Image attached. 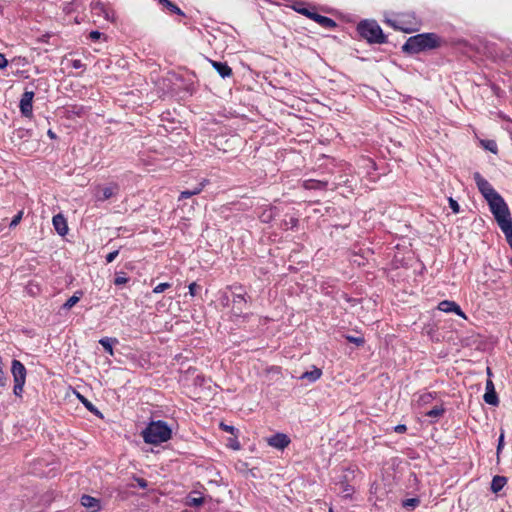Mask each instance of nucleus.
<instances>
[{"instance_id":"nucleus-11","label":"nucleus","mask_w":512,"mask_h":512,"mask_svg":"<svg viewBox=\"0 0 512 512\" xmlns=\"http://www.w3.org/2000/svg\"><path fill=\"white\" fill-rule=\"evenodd\" d=\"M11 373L13 376L14 382H25L26 381V368L25 366L19 361L14 359L11 364Z\"/></svg>"},{"instance_id":"nucleus-46","label":"nucleus","mask_w":512,"mask_h":512,"mask_svg":"<svg viewBox=\"0 0 512 512\" xmlns=\"http://www.w3.org/2000/svg\"><path fill=\"white\" fill-rule=\"evenodd\" d=\"M406 430H407V427L404 424H399L394 427V431L397 433H404Z\"/></svg>"},{"instance_id":"nucleus-29","label":"nucleus","mask_w":512,"mask_h":512,"mask_svg":"<svg viewBox=\"0 0 512 512\" xmlns=\"http://www.w3.org/2000/svg\"><path fill=\"white\" fill-rule=\"evenodd\" d=\"M128 277L125 275L124 272H119L116 274V277L114 279V284L116 286L124 285L128 282Z\"/></svg>"},{"instance_id":"nucleus-1","label":"nucleus","mask_w":512,"mask_h":512,"mask_svg":"<svg viewBox=\"0 0 512 512\" xmlns=\"http://www.w3.org/2000/svg\"><path fill=\"white\" fill-rule=\"evenodd\" d=\"M440 38L435 33H423L411 36L403 45L404 52L409 54L419 53L439 46Z\"/></svg>"},{"instance_id":"nucleus-17","label":"nucleus","mask_w":512,"mask_h":512,"mask_svg":"<svg viewBox=\"0 0 512 512\" xmlns=\"http://www.w3.org/2000/svg\"><path fill=\"white\" fill-rule=\"evenodd\" d=\"M119 190V187L117 184H111L107 187H104L102 189H100L98 191V193L96 194V198L97 200L99 201H105L109 198H111L112 196H114Z\"/></svg>"},{"instance_id":"nucleus-9","label":"nucleus","mask_w":512,"mask_h":512,"mask_svg":"<svg viewBox=\"0 0 512 512\" xmlns=\"http://www.w3.org/2000/svg\"><path fill=\"white\" fill-rule=\"evenodd\" d=\"M92 13L96 16H101L105 20L114 22L115 21V12L108 7L106 4L102 2H94L91 5Z\"/></svg>"},{"instance_id":"nucleus-16","label":"nucleus","mask_w":512,"mask_h":512,"mask_svg":"<svg viewBox=\"0 0 512 512\" xmlns=\"http://www.w3.org/2000/svg\"><path fill=\"white\" fill-rule=\"evenodd\" d=\"M52 223H53V226H54L56 232L59 235L64 236L67 234V232H68L67 221L62 214H57V215L53 216Z\"/></svg>"},{"instance_id":"nucleus-6","label":"nucleus","mask_w":512,"mask_h":512,"mask_svg":"<svg viewBox=\"0 0 512 512\" xmlns=\"http://www.w3.org/2000/svg\"><path fill=\"white\" fill-rule=\"evenodd\" d=\"M474 181L485 198V200L488 202L489 200L495 198L497 195H500L493 187L492 185L481 176L479 172H475L473 174Z\"/></svg>"},{"instance_id":"nucleus-43","label":"nucleus","mask_w":512,"mask_h":512,"mask_svg":"<svg viewBox=\"0 0 512 512\" xmlns=\"http://www.w3.org/2000/svg\"><path fill=\"white\" fill-rule=\"evenodd\" d=\"M188 288H189V294H190L192 297H194V296L196 295V293H197L198 285H197L195 282H193V283H191V284L188 286Z\"/></svg>"},{"instance_id":"nucleus-18","label":"nucleus","mask_w":512,"mask_h":512,"mask_svg":"<svg viewBox=\"0 0 512 512\" xmlns=\"http://www.w3.org/2000/svg\"><path fill=\"white\" fill-rule=\"evenodd\" d=\"M207 183H208V180L207 179H203L193 189L182 191L180 193V195H179L178 200H183V199L190 198V197H192L194 195H198L199 193L202 192V190L207 185Z\"/></svg>"},{"instance_id":"nucleus-3","label":"nucleus","mask_w":512,"mask_h":512,"mask_svg":"<svg viewBox=\"0 0 512 512\" xmlns=\"http://www.w3.org/2000/svg\"><path fill=\"white\" fill-rule=\"evenodd\" d=\"M357 30L361 37L370 43L382 44L386 42V37L383 34L381 27L374 20H364L358 24Z\"/></svg>"},{"instance_id":"nucleus-34","label":"nucleus","mask_w":512,"mask_h":512,"mask_svg":"<svg viewBox=\"0 0 512 512\" xmlns=\"http://www.w3.org/2000/svg\"><path fill=\"white\" fill-rule=\"evenodd\" d=\"M22 217H23V211H19V212H18V213L13 217V219L11 220V222H10V224H9L10 228H14V227H16V226L20 223V221H21Z\"/></svg>"},{"instance_id":"nucleus-19","label":"nucleus","mask_w":512,"mask_h":512,"mask_svg":"<svg viewBox=\"0 0 512 512\" xmlns=\"http://www.w3.org/2000/svg\"><path fill=\"white\" fill-rule=\"evenodd\" d=\"M212 66L222 78L230 77L232 69L225 62L211 61Z\"/></svg>"},{"instance_id":"nucleus-52","label":"nucleus","mask_w":512,"mask_h":512,"mask_svg":"<svg viewBox=\"0 0 512 512\" xmlns=\"http://www.w3.org/2000/svg\"><path fill=\"white\" fill-rule=\"evenodd\" d=\"M293 9H294L295 11H297V9H305V8H304V7H301V6H299V5L297 4V5H294V6H293Z\"/></svg>"},{"instance_id":"nucleus-30","label":"nucleus","mask_w":512,"mask_h":512,"mask_svg":"<svg viewBox=\"0 0 512 512\" xmlns=\"http://www.w3.org/2000/svg\"><path fill=\"white\" fill-rule=\"evenodd\" d=\"M354 489L347 483H342V493L344 498H350Z\"/></svg>"},{"instance_id":"nucleus-39","label":"nucleus","mask_w":512,"mask_h":512,"mask_svg":"<svg viewBox=\"0 0 512 512\" xmlns=\"http://www.w3.org/2000/svg\"><path fill=\"white\" fill-rule=\"evenodd\" d=\"M118 254H119V250L118 249L108 253L106 255V262L107 263L113 262L116 259V257L118 256Z\"/></svg>"},{"instance_id":"nucleus-13","label":"nucleus","mask_w":512,"mask_h":512,"mask_svg":"<svg viewBox=\"0 0 512 512\" xmlns=\"http://www.w3.org/2000/svg\"><path fill=\"white\" fill-rule=\"evenodd\" d=\"M438 309L445 313L454 312L458 316L466 319L465 313L461 310L460 306L454 301L443 300L439 303Z\"/></svg>"},{"instance_id":"nucleus-38","label":"nucleus","mask_w":512,"mask_h":512,"mask_svg":"<svg viewBox=\"0 0 512 512\" xmlns=\"http://www.w3.org/2000/svg\"><path fill=\"white\" fill-rule=\"evenodd\" d=\"M449 206L454 213H458L460 211L458 202L451 197L449 198Z\"/></svg>"},{"instance_id":"nucleus-27","label":"nucleus","mask_w":512,"mask_h":512,"mask_svg":"<svg viewBox=\"0 0 512 512\" xmlns=\"http://www.w3.org/2000/svg\"><path fill=\"white\" fill-rule=\"evenodd\" d=\"M505 234L507 242L512 248V222L500 228Z\"/></svg>"},{"instance_id":"nucleus-35","label":"nucleus","mask_w":512,"mask_h":512,"mask_svg":"<svg viewBox=\"0 0 512 512\" xmlns=\"http://www.w3.org/2000/svg\"><path fill=\"white\" fill-rule=\"evenodd\" d=\"M323 185L324 184L321 183L320 181H315V180H308L305 182V187L308 189L320 188Z\"/></svg>"},{"instance_id":"nucleus-26","label":"nucleus","mask_w":512,"mask_h":512,"mask_svg":"<svg viewBox=\"0 0 512 512\" xmlns=\"http://www.w3.org/2000/svg\"><path fill=\"white\" fill-rule=\"evenodd\" d=\"M444 408L442 406H436L433 409L426 412V416L430 418H439L444 414Z\"/></svg>"},{"instance_id":"nucleus-12","label":"nucleus","mask_w":512,"mask_h":512,"mask_svg":"<svg viewBox=\"0 0 512 512\" xmlns=\"http://www.w3.org/2000/svg\"><path fill=\"white\" fill-rule=\"evenodd\" d=\"M267 443L271 447L283 450L289 445L290 439L286 434L276 433L268 438Z\"/></svg>"},{"instance_id":"nucleus-37","label":"nucleus","mask_w":512,"mask_h":512,"mask_svg":"<svg viewBox=\"0 0 512 512\" xmlns=\"http://www.w3.org/2000/svg\"><path fill=\"white\" fill-rule=\"evenodd\" d=\"M220 428L223 431L228 432V433L233 434V435H236V432H238V430L234 426L227 425V424H224V423L220 424Z\"/></svg>"},{"instance_id":"nucleus-20","label":"nucleus","mask_w":512,"mask_h":512,"mask_svg":"<svg viewBox=\"0 0 512 512\" xmlns=\"http://www.w3.org/2000/svg\"><path fill=\"white\" fill-rule=\"evenodd\" d=\"M321 376H322L321 369H319L317 367H313V369L311 371L304 372L299 378L303 379V380L306 379L309 382L313 383V382L317 381Z\"/></svg>"},{"instance_id":"nucleus-54","label":"nucleus","mask_w":512,"mask_h":512,"mask_svg":"<svg viewBox=\"0 0 512 512\" xmlns=\"http://www.w3.org/2000/svg\"><path fill=\"white\" fill-rule=\"evenodd\" d=\"M329 512H333L332 508L329 509Z\"/></svg>"},{"instance_id":"nucleus-8","label":"nucleus","mask_w":512,"mask_h":512,"mask_svg":"<svg viewBox=\"0 0 512 512\" xmlns=\"http://www.w3.org/2000/svg\"><path fill=\"white\" fill-rule=\"evenodd\" d=\"M297 12L314 20L315 22H317L318 24H320L321 26H323L325 28L330 29V28H334L336 26V22L333 19L326 17V16H322L315 12H311L308 9H297Z\"/></svg>"},{"instance_id":"nucleus-15","label":"nucleus","mask_w":512,"mask_h":512,"mask_svg":"<svg viewBox=\"0 0 512 512\" xmlns=\"http://www.w3.org/2000/svg\"><path fill=\"white\" fill-rule=\"evenodd\" d=\"M81 504L90 512H98L101 509L100 500L90 495H83L81 497Z\"/></svg>"},{"instance_id":"nucleus-22","label":"nucleus","mask_w":512,"mask_h":512,"mask_svg":"<svg viewBox=\"0 0 512 512\" xmlns=\"http://www.w3.org/2000/svg\"><path fill=\"white\" fill-rule=\"evenodd\" d=\"M118 343L116 338L104 337L99 340V344L105 349L111 356L114 354L113 344Z\"/></svg>"},{"instance_id":"nucleus-47","label":"nucleus","mask_w":512,"mask_h":512,"mask_svg":"<svg viewBox=\"0 0 512 512\" xmlns=\"http://www.w3.org/2000/svg\"><path fill=\"white\" fill-rule=\"evenodd\" d=\"M221 302H222L223 305H228L229 297L226 294L223 295L222 298H221Z\"/></svg>"},{"instance_id":"nucleus-5","label":"nucleus","mask_w":512,"mask_h":512,"mask_svg":"<svg viewBox=\"0 0 512 512\" xmlns=\"http://www.w3.org/2000/svg\"><path fill=\"white\" fill-rule=\"evenodd\" d=\"M386 22L393 28L411 33L419 29V21L414 15L401 14L395 19H387Z\"/></svg>"},{"instance_id":"nucleus-50","label":"nucleus","mask_w":512,"mask_h":512,"mask_svg":"<svg viewBox=\"0 0 512 512\" xmlns=\"http://www.w3.org/2000/svg\"><path fill=\"white\" fill-rule=\"evenodd\" d=\"M233 449L235 450H238L240 448V445L237 441H234L233 443H231L230 445Z\"/></svg>"},{"instance_id":"nucleus-44","label":"nucleus","mask_w":512,"mask_h":512,"mask_svg":"<svg viewBox=\"0 0 512 512\" xmlns=\"http://www.w3.org/2000/svg\"><path fill=\"white\" fill-rule=\"evenodd\" d=\"M8 65V61L4 54L0 53V69L6 68Z\"/></svg>"},{"instance_id":"nucleus-42","label":"nucleus","mask_w":512,"mask_h":512,"mask_svg":"<svg viewBox=\"0 0 512 512\" xmlns=\"http://www.w3.org/2000/svg\"><path fill=\"white\" fill-rule=\"evenodd\" d=\"M504 446V433L502 432L499 436V439H498V445H497V454L500 453V451L502 450Z\"/></svg>"},{"instance_id":"nucleus-25","label":"nucleus","mask_w":512,"mask_h":512,"mask_svg":"<svg viewBox=\"0 0 512 512\" xmlns=\"http://www.w3.org/2000/svg\"><path fill=\"white\" fill-rule=\"evenodd\" d=\"M78 398L82 402V404L87 408V410H89L90 412H92V413H94L96 415L100 414L98 409L88 399H86L84 396L78 394Z\"/></svg>"},{"instance_id":"nucleus-24","label":"nucleus","mask_w":512,"mask_h":512,"mask_svg":"<svg viewBox=\"0 0 512 512\" xmlns=\"http://www.w3.org/2000/svg\"><path fill=\"white\" fill-rule=\"evenodd\" d=\"M83 295L82 291H76L67 301L63 304L62 308L64 310H70L73 306H75Z\"/></svg>"},{"instance_id":"nucleus-48","label":"nucleus","mask_w":512,"mask_h":512,"mask_svg":"<svg viewBox=\"0 0 512 512\" xmlns=\"http://www.w3.org/2000/svg\"><path fill=\"white\" fill-rule=\"evenodd\" d=\"M47 135L49 136L50 139L57 138L56 134L51 129L48 130Z\"/></svg>"},{"instance_id":"nucleus-4","label":"nucleus","mask_w":512,"mask_h":512,"mask_svg":"<svg viewBox=\"0 0 512 512\" xmlns=\"http://www.w3.org/2000/svg\"><path fill=\"white\" fill-rule=\"evenodd\" d=\"M488 205L500 228L512 222L509 208L501 195L489 200Z\"/></svg>"},{"instance_id":"nucleus-10","label":"nucleus","mask_w":512,"mask_h":512,"mask_svg":"<svg viewBox=\"0 0 512 512\" xmlns=\"http://www.w3.org/2000/svg\"><path fill=\"white\" fill-rule=\"evenodd\" d=\"M33 97H34V92H32V91H25L21 97L19 107H20V111H21L22 115L25 117L32 116Z\"/></svg>"},{"instance_id":"nucleus-32","label":"nucleus","mask_w":512,"mask_h":512,"mask_svg":"<svg viewBox=\"0 0 512 512\" xmlns=\"http://www.w3.org/2000/svg\"><path fill=\"white\" fill-rule=\"evenodd\" d=\"M346 339L348 342L353 343L357 346H362L365 342L363 337H354V336L348 335V336H346Z\"/></svg>"},{"instance_id":"nucleus-7","label":"nucleus","mask_w":512,"mask_h":512,"mask_svg":"<svg viewBox=\"0 0 512 512\" xmlns=\"http://www.w3.org/2000/svg\"><path fill=\"white\" fill-rule=\"evenodd\" d=\"M235 291L233 292V313L235 316H241L244 309L246 308L247 300L245 298V292L241 286L231 287Z\"/></svg>"},{"instance_id":"nucleus-28","label":"nucleus","mask_w":512,"mask_h":512,"mask_svg":"<svg viewBox=\"0 0 512 512\" xmlns=\"http://www.w3.org/2000/svg\"><path fill=\"white\" fill-rule=\"evenodd\" d=\"M482 145L485 149L489 150L490 152L496 154L498 151L497 144L494 140H486L482 141Z\"/></svg>"},{"instance_id":"nucleus-21","label":"nucleus","mask_w":512,"mask_h":512,"mask_svg":"<svg viewBox=\"0 0 512 512\" xmlns=\"http://www.w3.org/2000/svg\"><path fill=\"white\" fill-rule=\"evenodd\" d=\"M156 1L160 5H162L164 8H166L168 11H170L171 13H174V14H177L180 16H185V13L176 4H174L170 0H156Z\"/></svg>"},{"instance_id":"nucleus-33","label":"nucleus","mask_w":512,"mask_h":512,"mask_svg":"<svg viewBox=\"0 0 512 512\" xmlns=\"http://www.w3.org/2000/svg\"><path fill=\"white\" fill-rule=\"evenodd\" d=\"M171 287V284L168 283V282H164V283H160L158 284L157 286L154 287L153 289V292L154 293H162L164 292L166 289L170 288Z\"/></svg>"},{"instance_id":"nucleus-41","label":"nucleus","mask_w":512,"mask_h":512,"mask_svg":"<svg viewBox=\"0 0 512 512\" xmlns=\"http://www.w3.org/2000/svg\"><path fill=\"white\" fill-rule=\"evenodd\" d=\"M71 67H73L74 69H82V68H84V64H83L82 60L74 59V60H71Z\"/></svg>"},{"instance_id":"nucleus-36","label":"nucleus","mask_w":512,"mask_h":512,"mask_svg":"<svg viewBox=\"0 0 512 512\" xmlns=\"http://www.w3.org/2000/svg\"><path fill=\"white\" fill-rule=\"evenodd\" d=\"M188 504L193 507H198L203 504V498L202 497H191L188 500Z\"/></svg>"},{"instance_id":"nucleus-45","label":"nucleus","mask_w":512,"mask_h":512,"mask_svg":"<svg viewBox=\"0 0 512 512\" xmlns=\"http://www.w3.org/2000/svg\"><path fill=\"white\" fill-rule=\"evenodd\" d=\"M100 37L101 33L99 31H91L89 34V38L94 41L98 40Z\"/></svg>"},{"instance_id":"nucleus-49","label":"nucleus","mask_w":512,"mask_h":512,"mask_svg":"<svg viewBox=\"0 0 512 512\" xmlns=\"http://www.w3.org/2000/svg\"><path fill=\"white\" fill-rule=\"evenodd\" d=\"M137 481H138V485L141 488H145L147 486L146 481L144 479H138Z\"/></svg>"},{"instance_id":"nucleus-51","label":"nucleus","mask_w":512,"mask_h":512,"mask_svg":"<svg viewBox=\"0 0 512 512\" xmlns=\"http://www.w3.org/2000/svg\"><path fill=\"white\" fill-rule=\"evenodd\" d=\"M415 503H417V499H409V500L407 501V504H408V505H412V506H414V505H415Z\"/></svg>"},{"instance_id":"nucleus-40","label":"nucleus","mask_w":512,"mask_h":512,"mask_svg":"<svg viewBox=\"0 0 512 512\" xmlns=\"http://www.w3.org/2000/svg\"><path fill=\"white\" fill-rule=\"evenodd\" d=\"M433 399L432 393H424L420 396L419 400L422 403H429Z\"/></svg>"},{"instance_id":"nucleus-31","label":"nucleus","mask_w":512,"mask_h":512,"mask_svg":"<svg viewBox=\"0 0 512 512\" xmlns=\"http://www.w3.org/2000/svg\"><path fill=\"white\" fill-rule=\"evenodd\" d=\"M24 385H25V382H14L13 393L16 396L21 397L22 393H23Z\"/></svg>"},{"instance_id":"nucleus-14","label":"nucleus","mask_w":512,"mask_h":512,"mask_svg":"<svg viewBox=\"0 0 512 512\" xmlns=\"http://www.w3.org/2000/svg\"><path fill=\"white\" fill-rule=\"evenodd\" d=\"M483 398L487 404L492 405V406H497L499 403V399L496 394L494 384H493L492 380H490V379L487 380V382H486V392H485Z\"/></svg>"},{"instance_id":"nucleus-2","label":"nucleus","mask_w":512,"mask_h":512,"mask_svg":"<svg viewBox=\"0 0 512 512\" xmlns=\"http://www.w3.org/2000/svg\"><path fill=\"white\" fill-rule=\"evenodd\" d=\"M172 436V430L168 424L162 420L151 421L142 431V437L145 443L158 445L167 442Z\"/></svg>"},{"instance_id":"nucleus-53","label":"nucleus","mask_w":512,"mask_h":512,"mask_svg":"<svg viewBox=\"0 0 512 512\" xmlns=\"http://www.w3.org/2000/svg\"><path fill=\"white\" fill-rule=\"evenodd\" d=\"M487 373H488V375H490V374H491V373H490V368H487Z\"/></svg>"},{"instance_id":"nucleus-23","label":"nucleus","mask_w":512,"mask_h":512,"mask_svg":"<svg viewBox=\"0 0 512 512\" xmlns=\"http://www.w3.org/2000/svg\"><path fill=\"white\" fill-rule=\"evenodd\" d=\"M507 483V479L504 476H494L491 482V490L494 493L499 492L503 489L505 484Z\"/></svg>"}]
</instances>
